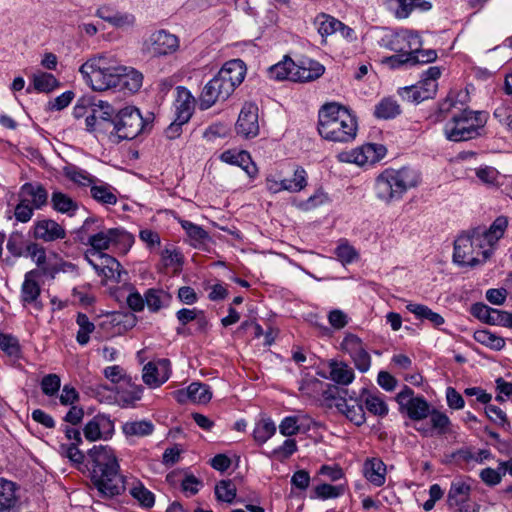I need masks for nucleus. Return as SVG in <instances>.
<instances>
[{
	"label": "nucleus",
	"mask_w": 512,
	"mask_h": 512,
	"mask_svg": "<svg viewBox=\"0 0 512 512\" xmlns=\"http://www.w3.org/2000/svg\"><path fill=\"white\" fill-rule=\"evenodd\" d=\"M86 469L100 497L113 498L125 489V477L114 449L108 445H94L87 452Z\"/></svg>",
	"instance_id": "obj_1"
},
{
	"label": "nucleus",
	"mask_w": 512,
	"mask_h": 512,
	"mask_svg": "<svg viewBox=\"0 0 512 512\" xmlns=\"http://www.w3.org/2000/svg\"><path fill=\"white\" fill-rule=\"evenodd\" d=\"M357 131V117L347 106L329 102L319 109L318 132L323 139L348 143L356 138Z\"/></svg>",
	"instance_id": "obj_2"
},
{
	"label": "nucleus",
	"mask_w": 512,
	"mask_h": 512,
	"mask_svg": "<svg viewBox=\"0 0 512 512\" xmlns=\"http://www.w3.org/2000/svg\"><path fill=\"white\" fill-rule=\"evenodd\" d=\"M420 180L418 171L410 167L385 169L375 179V196L385 204L399 201L408 190L416 187Z\"/></svg>",
	"instance_id": "obj_3"
},
{
	"label": "nucleus",
	"mask_w": 512,
	"mask_h": 512,
	"mask_svg": "<svg viewBox=\"0 0 512 512\" xmlns=\"http://www.w3.org/2000/svg\"><path fill=\"white\" fill-rule=\"evenodd\" d=\"M80 73L86 78L95 91L115 88L117 74L124 71L122 65L107 56L94 57L81 65Z\"/></svg>",
	"instance_id": "obj_4"
},
{
	"label": "nucleus",
	"mask_w": 512,
	"mask_h": 512,
	"mask_svg": "<svg viewBox=\"0 0 512 512\" xmlns=\"http://www.w3.org/2000/svg\"><path fill=\"white\" fill-rule=\"evenodd\" d=\"M485 111L464 109L460 114L454 115L444 128L446 138L453 142L468 141L481 135L487 120Z\"/></svg>",
	"instance_id": "obj_5"
},
{
	"label": "nucleus",
	"mask_w": 512,
	"mask_h": 512,
	"mask_svg": "<svg viewBox=\"0 0 512 512\" xmlns=\"http://www.w3.org/2000/svg\"><path fill=\"white\" fill-rule=\"evenodd\" d=\"M442 74L439 66H430L421 74L420 80L411 86L400 88V97L409 103L419 104L424 100L431 99L436 95L438 79Z\"/></svg>",
	"instance_id": "obj_6"
},
{
	"label": "nucleus",
	"mask_w": 512,
	"mask_h": 512,
	"mask_svg": "<svg viewBox=\"0 0 512 512\" xmlns=\"http://www.w3.org/2000/svg\"><path fill=\"white\" fill-rule=\"evenodd\" d=\"M508 227V219L505 216L497 217L489 228L477 227L472 230L474 244L477 247V255L482 256V261H486L498 243L503 237Z\"/></svg>",
	"instance_id": "obj_7"
},
{
	"label": "nucleus",
	"mask_w": 512,
	"mask_h": 512,
	"mask_svg": "<svg viewBox=\"0 0 512 512\" xmlns=\"http://www.w3.org/2000/svg\"><path fill=\"white\" fill-rule=\"evenodd\" d=\"M382 48L403 54H420L423 42L417 32L411 30H387L379 40Z\"/></svg>",
	"instance_id": "obj_8"
},
{
	"label": "nucleus",
	"mask_w": 512,
	"mask_h": 512,
	"mask_svg": "<svg viewBox=\"0 0 512 512\" xmlns=\"http://www.w3.org/2000/svg\"><path fill=\"white\" fill-rule=\"evenodd\" d=\"M148 125L136 107L128 106L119 110L113 120L114 133L121 140L136 138Z\"/></svg>",
	"instance_id": "obj_9"
},
{
	"label": "nucleus",
	"mask_w": 512,
	"mask_h": 512,
	"mask_svg": "<svg viewBox=\"0 0 512 512\" xmlns=\"http://www.w3.org/2000/svg\"><path fill=\"white\" fill-rule=\"evenodd\" d=\"M133 242L130 233L122 228H109L95 233L88 238V244L91 246L86 252L102 253L111 247H129Z\"/></svg>",
	"instance_id": "obj_10"
},
{
	"label": "nucleus",
	"mask_w": 512,
	"mask_h": 512,
	"mask_svg": "<svg viewBox=\"0 0 512 512\" xmlns=\"http://www.w3.org/2000/svg\"><path fill=\"white\" fill-rule=\"evenodd\" d=\"M179 47V38L163 29L153 32L143 45L144 51L153 57L172 55Z\"/></svg>",
	"instance_id": "obj_11"
},
{
	"label": "nucleus",
	"mask_w": 512,
	"mask_h": 512,
	"mask_svg": "<svg viewBox=\"0 0 512 512\" xmlns=\"http://www.w3.org/2000/svg\"><path fill=\"white\" fill-rule=\"evenodd\" d=\"M396 400L402 410H405L410 419L418 421L430 414V406L423 396H414L411 388L405 387L398 393Z\"/></svg>",
	"instance_id": "obj_12"
},
{
	"label": "nucleus",
	"mask_w": 512,
	"mask_h": 512,
	"mask_svg": "<svg viewBox=\"0 0 512 512\" xmlns=\"http://www.w3.org/2000/svg\"><path fill=\"white\" fill-rule=\"evenodd\" d=\"M41 271L32 269L25 273L24 281L20 290V302L23 307L32 306L36 310H42L43 303L41 301Z\"/></svg>",
	"instance_id": "obj_13"
},
{
	"label": "nucleus",
	"mask_w": 512,
	"mask_h": 512,
	"mask_svg": "<svg viewBox=\"0 0 512 512\" xmlns=\"http://www.w3.org/2000/svg\"><path fill=\"white\" fill-rule=\"evenodd\" d=\"M115 432L114 421L109 415L99 413L83 427V435L90 442L109 440Z\"/></svg>",
	"instance_id": "obj_14"
},
{
	"label": "nucleus",
	"mask_w": 512,
	"mask_h": 512,
	"mask_svg": "<svg viewBox=\"0 0 512 512\" xmlns=\"http://www.w3.org/2000/svg\"><path fill=\"white\" fill-rule=\"evenodd\" d=\"M338 391L336 387H332L324 392V396L326 399L332 398L336 399L335 406L339 412H341L345 417L354 423L356 426H361L365 423L366 417L363 409L362 403H360L357 399H346V398H336L335 393Z\"/></svg>",
	"instance_id": "obj_15"
},
{
	"label": "nucleus",
	"mask_w": 512,
	"mask_h": 512,
	"mask_svg": "<svg viewBox=\"0 0 512 512\" xmlns=\"http://www.w3.org/2000/svg\"><path fill=\"white\" fill-rule=\"evenodd\" d=\"M477 255V247L474 244L472 234L460 235L454 242L453 260L462 266H475L482 260Z\"/></svg>",
	"instance_id": "obj_16"
},
{
	"label": "nucleus",
	"mask_w": 512,
	"mask_h": 512,
	"mask_svg": "<svg viewBox=\"0 0 512 512\" xmlns=\"http://www.w3.org/2000/svg\"><path fill=\"white\" fill-rule=\"evenodd\" d=\"M236 133L246 139L259 134L258 107L253 103H245L235 125Z\"/></svg>",
	"instance_id": "obj_17"
},
{
	"label": "nucleus",
	"mask_w": 512,
	"mask_h": 512,
	"mask_svg": "<svg viewBox=\"0 0 512 512\" xmlns=\"http://www.w3.org/2000/svg\"><path fill=\"white\" fill-rule=\"evenodd\" d=\"M437 57L436 50L427 49L424 52H420V54L396 53L395 55L384 57L381 62L390 69H399L401 67H412L416 64L432 63Z\"/></svg>",
	"instance_id": "obj_18"
},
{
	"label": "nucleus",
	"mask_w": 512,
	"mask_h": 512,
	"mask_svg": "<svg viewBox=\"0 0 512 512\" xmlns=\"http://www.w3.org/2000/svg\"><path fill=\"white\" fill-rule=\"evenodd\" d=\"M232 93L216 74L203 88L200 96V108L206 110L217 101L226 100Z\"/></svg>",
	"instance_id": "obj_19"
},
{
	"label": "nucleus",
	"mask_w": 512,
	"mask_h": 512,
	"mask_svg": "<svg viewBox=\"0 0 512 512\" xmlns=\"http://www.w3.org/2000/svg\"><path fill=\"white\" fill-rule=\"evenodd\" d=\"M170 373V361L168 359H159L148 362L143 367L142 379L146 385L156 388L169 379Z\"/></svg>",
	"instance_id": "obj_20"
},
{
	"label": "nucleus",
	"mask_w": 512,
	"mask_h": 512,
	"mask_svg": "<svg viewBox=\"0 0 512 512\" xmlns=\"http://www.w3.org/2000/svg\"><path fill=\"white\" fill-rule=\"evenodd\" d=\"M85 259L99 276L112 279L115 277V273L119 274L120 263L104 252H86Z\"/></svg>",
	"instance_id": "obj_21"
},
{
	"label": "nucleus",
	"mask_w": 512,
	"mask_h": 512,
	"mask_svg": "<svg viewBox=\"0 0 512 512\" xmlns=\"http://www.w3.org/2000/svg\"><path fill=\"white\" fill-rule=\"evenodd\" d=\"M325 67L316 60L308 57H302L297 62L294 61L292 81L310 82L323 75Z\"/></svg>",
	"instance_id": "obj_22"
},
{
	"label": "nucleus",
	"mask_w": 512,
	"mask_h": 512,
	"mask_svg": "<svg viewBox=\"0 0 512 512\" xmlns=\"http://www.w3.org/2000/svg\"><path fill=\"white\" fill-rule=\"evenodd\" d=\"M217 75L224 82L231 93L239 86L246 75V65L240 59H233L226 62Z\"/></svg>",
	"instance_id": "obj_23"
},
{
	"label": "nucleus",
	"mask_w": 512,
	"mask_h": 512,
	"mask_svg": "<svg viewBox=\"0 0 512 512\" xmlns=\"http://www.w3.org/2000/svg\"><path fill=\"white\" fill-rule=\"evenodd\" d=\"M33 236L44 242H53L66 237L65 229L52 219H43L34 223Z\"/></svg>",
	"instance_id": "obj_24"
},
{
	"label": "nucleus",
	"mask_w": 512,
	"mask_h": 512,
	"mask_svg": "<svg viewBox=\"0 0 512 512\" xmlns=\"http://www.w3.org/2000/svg\"><path fill=\"white\" fill-rule=\"evenodd\" d=\"M176 91L175 115L180 122L187 123L194 112L195 98L191 92L183 86H178Z\"/></svg>",
	"instance_id": "obj_25"
},
{
	"label": "nucleus",
	"mask_w": 512,
	"mask_h": 512,
	"mask_svg": "<svg viewBox=\"0 0 512 512\" xmlns=\"http://www.w3.org/2000/svg\"><path fill=\"white\" fill-rule=\"evenodd\" d=\"M363 474L371 484L381 487L386 481V465L380 458H369L364 462Z\"/></svg>",
	"instance_id": "obj_26"
},
{
	"label": "nucleus",
	"mask_w": 512,
	"mask_h": 512,
	"mask_svg": "<svg viewBox=\"0 0 512 512\" xmlns=\"http://www.w3.org/2000/svg\"><path fill=\"white\" fill-rule=\"evenodd\" d=\"M122 69L124 71L117 74L118 79L115 88L126 90L130 93L137 92L142 86L143 75L133 68L122 66Z\"/></svg>",
	"instance_id": "obj_27"
},
{
	"label": "nucleus",
	"mask_w": 512,
	"mask_h": 512,
	"mask_svg": "<svg viewBox=\"0 0 512 512\" xmlns=\"http://www.w3.org/2000/svg\"><path fill=\"white\" fill-rule=\"evenodd\" d=\"M471 486L462 479H455L451 482L447 495V505L453 509L470 499Z\"/></svg>",
	"instance_id": "obj_28"
},
{
	"label": "nucleus",
	"mask_w": 512,
	"mask_h": 512,
	"mask_svg": "<svg viewBox=\"0 0 512 512\" xmlns=\"http://www.w3.org/2000/svg\"><path fill=\"white\" fill-rule=\"evenodd\" d=\"M21 195L29 197V202L35 209H42L48 203V192L45 187L40 183H25L20 189Z\"/></svg>",
	"instance_id": "obj_29"
},
{
	"label": "nucleus",
	"mask_w": 512,
	"mask_h": 512,
	"mask_svg": "<svg viewBox=\"0 0 512 512\" xmlns=\"http://www.w3.org/2000/svg\"><path fill=\"white\" fill-rule=\"evenodd\" d=\"M18 503L15 483L0 478V512H15Z\"/></svg>",
	"instance_id": "obj_30"
},
{
	"label": "nucleus",
	"mask_w": 512,
	"mask_h": 512,
	"mask_svg": "<svg viewBox=\"0 0 512 512\" xmlns=\"http://www.w3.org/2000/svg\"><path fill=\"white\" fill-rule=\"evenodd\" d=\"M329 369L330 379L338 385L347 386L355 378L353 369L345 362L331 360Z\"/></svg>",
	"instance_id": "obj_31"
},
{
	"label": "nucleus",
	"mask_w": 512,
	"mask_h": 512,
	"mask_svg": "<svg viewBox=\"0 0 512 512\" xmlns=\"http://www.w3.org/2000/svg\"><path fill=\"white\" fill-rule=\"evenodd\" d=\"M52 208L58 213L73 216L79 206L78 203L68 194L55 190L51 195Z\"/></svg>",
	"instance_id": "obj_32"
},
{
	"label": "nucleus",
	"mask_w": 512,
	"mask_h": 512,
	"mask_svg": "<svg viewBox=\"0 0 512 512\" xmlns=\"http://www.w3.org/2000/svg\"><path fill=\"white\" fill-rule=\"evenodd\" d=\"M220 159L225 163L242 167L250 176H253L257 171L254 165H248L250 162V155L246 151L237 152L233 150H227L221 154Z\"/></svg>",
	"instance_id": "obj_33"
},
{
	"label": "nucleus",
	"mask_w": 512,
	"mask_h": 512,
	"mask_svg": "<svg viewBox=\"0 0 512 512\" xmlns=\"http://www.w3.org/2000/svg\"><path fill=\"white\" fill-rule=\"evenodd\" d=\"M145 304L150 312H158L162 307L167 306L171 296L161 289L150 288L145 294Z\"/></svg>",
	"instance_id": "obj_34"
},
{
	"label": "nucleus",
	"mask_w": 512,
	"mask_h": 512,
	"mask_svg": "<svg viewBox=\"0 0 512 512\" xmlns=\"http://www.w3.org/2000/svg\"><path fill=\"white\" fill-rule=\"evenodd\" d=\"M361 397L363 398L366 409L370 413L379 417H384L388 414V406L378 393L363 390Z\"/></svg>",
	"instance_id": "obj_35"
},
{
	"label": "nucleus",
	"mask_w": 512,
	"mask_h": 512,
	"mask_svg": "<svg viewBox=\"0 0 512 512\" xmlns=\"http://www.w3.org/2000/svg\"><path fill=\"white\" fill-rule=\"evenodd\" d=\"M90 193L92 198L101 204L114 205L117 203L115 189L107 183L101 182L99 185L95 183L91 186Z\"/></svg>",
	"instance_id": "obj_36"
},
{
	"label": "nucleus",
	"mask_w": 512,
	"mask_h": 512,
	"mask_svg": "<svg viewBox=\"0 0 512 512\" xmlns=\"http://www.w3.org/2000/svg\"><path fill=\"white\" fill-rule=\"evenodd\" d=\"M294 68V61L289 56H285L282 61L272 65L268 69V75L271 79L282 81L291 80Z\"/></svg>",
	"instance_id": "obj_37"
},
{
	"label": "nucleus",
	"mask_w": 512,
	"mask_h": 512,
	"mask_svg": "<svg viewBox=\"0 0 512 512\" xmlns=\"http://www.w3.org/2000/svg\"><path fill=\"white\" fill-rule=\"evenodd\" d=\"M276 433V425L270 418H261L256 422L253 430L254 440L262 445Z\"/></svg>",
	"instance_id": "obj_38"
},
{
	"label": "nucleus",
	"mask_w": 512,
	"mask_h": 512,
	"mask_svg": "<svg viewBox=\"0 0 512 512\" xmlns=\"http://www.w3.org/2000/svg\"><path fill=\"white\" fill-rule=\"evenodd\" d=\"M154 425L149 420L128 421L123 424L122 431L127 437H145L152 434Z\"/></svg>",
	"instance_id": "obj_39"
},
{
	"label": "nucleus",
	"mask_w": 512,
	"mask_h": 512,
	"mask_svg": "<svg viewBox=\"0 0 512 512\" xmlns=\"http://www.w3.org/2000/svg\"><path fill=\"white\" fill-rule=\"evenodd\" d=\"M80 444L70 443L62 444L60 451L63 456L69 459V461L79 470L86 468L87 455H85L79 448Z\"/></svg>",
	"instance_id": "obj_40"
},
{
	"label": "nucleus",
	"mask_w": 512,
	"mask_h": 512,
	"mask_svg": "<svg viewBox=\"0 0 512 512\" xmlns=\"http://www.w3.org/2000/svg\"><path fill=\"white\" fill-rule=\"evenodd\" d=\"M407 310L413 313L419 319H427L429 320L433 326L439 327L444 324V318L433 312L428 306L422 304L409 303L406 306Z\"/></svg>",
	"instance_id": "obj_41"
},
{
	"label": "nucleus",
	"mask_w": 512,
	"mask_h": 512,
	"mask_svg": "<svg viewBox=\"0 0 512 512\" xmlns=\"http://www.w3.org/2000/svg\"><path fill=\"white\" fill-rule=\"evenodd\" d=\"M401 113L399 104L393 98L387 97L382 99L374 110L375 117L379 119H392Z\"/></svg>",
	"instance_id": "obj_42"
},
{
	"label": "nucleus",
	"mask_w": 512,
	"mask_h": 512,
	"mask_svg": "<svg viewBox=\"0 0 512 512\" xmlns=\"http://www.w3.org/2000/svg\"><path fill=\"white\" fill-rule=\"evenodd\" d=\"M285 191L296 193L307 186V172L301 166L294 169L293 176L283 178Z\"/></svg>",
	"instance_id": "obj_43"
},
{
	"label": "nucleus",
	"mask_w": 512,
	"mask_h": 512,
	"mask_svg": "<svg viewBox=\"0 0 512 512\" xmlns=\"http://www.w3.org/2000/svg\"><path fill=\"white\" fill-rule=\"evenodd\" d=\"M30 242L22 232L14 231L9 235L6 248L14 257H22L25 255Z\"/></svg>",
	"instance_id": "obj_44"
},
{
	"label": "nucleus",
	"mask_w": 512,
	"mask_h": 512,
	"mask_svg": "<svg viewBox=\"0 0 512 512\" xmlns=\"http://www.w3.org/2000/svg\"><path fill=\"white\" fill-rule=\"evenodd\" d=\"M314 23L321 36H329L338 32V28L342 25L341 21L324 13L319 14Z\"/></svg>",
	"instance_id": "obj_45"
},
{
	"label": "nucleus",
	"mask_w": 512,
	"mask_h": 512,
	"mask_svg": "<svg viewBox=\"0 0 512 512\" xmlns=\"http://www.w3.org/2000/svg\"><path fill=\"white\" fill-rule=\"evenodd\" d=\"M59 85V81L50 73L38 72L33 75V86L38 92L49 93Z\"/></svg>",
	"instance_id": "obj_46"
},
{
	"label": "nucleus",
	"mask_w": 512,
	"mask_h": 512,
	"mask_svg": "<svg viewBox=\"0 0 512 512\" xmlns=\"http://www.w3.org/2000/svg\"><path fill=\"white\" fill-rule=\"evenodd\" d=\"M76 323L79 326L76 340L79 345L84 346L89 342L90 334L95 330V325L84 313L77 314Z\"/></svg>",
	"instance_id": "obj_47"
},
{
	"label": "nucleus",
	"mask_w": 512,
	"mask_h": 512,
	"mask_svg": "<svg viewBox=\"0 0 512 512\" xmlns=\"http://www.w3.org/2000/svg\"><path fill=\"white\" fill-rule=\"evenodd\" d=\"M474 339L478 343L485 345V346L489 347L490 349H493L496 351L503 349L505 346V340L502 337H500L488 330H477L474 333Z\"/></svg>",
	"instance_id": "obj_48"
},
{
	"label": "nucleus",
	"mask_w": 512,
	"mask_h": 512,
	"mask_svg": "<svg viewBox=\"0 0 512 512\" xmlns=\"http://www.w3.org/2000/svg\"><path fill=\"white\" fill-rule=\"evenodd\" d=\"M65 175L69 180L82 186H92L98 181L86 170L76 166L66 168Z\"/></svg>",
	"instance_id": "obj_49"
},
{
	"label": "nucleus",
	"mask_w": 512,
	"mask_h": 512,
	"mask_svg": "<svg viewBox=\"0 0 512 512\" xmlns=\"http://www.w3.org/2000/svg\"><path fill=\"white\" fill-rule=\"evenodd\" d=\"M130 494L144 508H151L155 503L154 494L148 490L141 482H137L130 489Z\"/></svg>",
	"instance_id": "obj_50"
},
{
	"label": "nucleus",
	"mask_w": 512,
	"mask_h": 512,
	"mask_svg": "<svg viewBox=\"0 0 512 512\" xmlns=\"http://www.w3.org/2000/svg\"><path fill=\"white\" fill-rule=\"evenodd\" d=\"M218 501L232 503L236 498V486L231 480H221L215 486Z\"/></svg>",
	"instance_id": "obj_51"
},
{
	"label": "nucleus",
	"mask_w": 512,
	"mask_h": 512,
	"mask_svg": "<svg viewBox=\"0 0 512 512\" xmlns=\"http://www.w3.org/2000/svg\"><path fill=\"white\" fill-rule=\"evenodd\" d=\"M498 311V309L491 308L484 303H475L471 307V313L474 317L491 325L495 324Z\"/></svg>",
	"instance_id": "obj_52"
},
{
	"label": "nucleus",
	"mask_w": 512,
	"mask_h": 512,
	"mask_svg": "<svg viewBox=\"0 0 512 512\" xmlns=\"http://www.w3.org/2000/svg\"><path fill=\"white\" fill-rule=\"evenodd\" d=\"M345 492V485H331V484H320L314 488L315 497L326 500V499H334Z\"/></svg>",
	"instance_id": "obj_53"
},
{
	"label": "nucleus",
	"mask_w": 512,
	"mask_h": 512,
	"mask_svg": "<svg viewBox=\"0 0 512 512\" xmlns=\"http://www.w3.org/2000/svg\"><path fill=\"white\" fill-rule=\"evenodd\" d=\"M181 226L193 241L194 246L203 244L209 238L208 233L201 226L196 225L188 220L181 221Z\"/></svg>",
	"instance_id": "obj_54"
},
{
	"label": "nucleus",
	"mask_w": 512,
	"mask_h": 512,
	"mask_svg": "<svg viewBox=\"0 0 512 512\" xmlns=\"http://www.w3.org/2000/svg\"><path fill=\"white\" fill-rule=\"evenodd\" d=\"M297 449V443L294 439H286L282 445L273 449L267 456L282 462L290 458Z\"/></svg>",
	"instance_id": "obj_55"
},
{
	"label": "nucleus",
	"mask_w": 512,
	"mask_h": 512,
	"mask_svg": "<svg viewBox=\"0 0 512 512\" xmlns=\"http://www.w3.org/2000/svg\"><path fill=\"white\" fill-rule=\"evenodd\" d=\"M386 6L397 19H406L412 13L411 0H386Z\"/></svg>",
	"instance_id": "obj_56"
},
{
	"label": "nucleus",
	"mask_w": 512,
	"mask_h": 512,
	"mask_svg": "<svg viewBox=\"0 0 512 512\" xmlns=\"http://www.w3.org/2000/svg\"><path fill=\"white\" fill-rule=\"evenodd\" d=\"M190 393L192 394V402L198 404H206L212 398V392L207 384L193 382L190 384Z\"/></svg>",
	"instance_id": "obj_57"
},
{
	"label": "nucleus",
	"mask_w": 512,
	"mask_h": 512,
	"mask_svg": "<svg viewBox=\"0 0 512 512\" xmlns=\"http://www.w3.org/2000/svg\"><path fill=\"white\" fill-rule=\"evenodd\" d=\"M368 165H373L383 159L386 155V148L382 144L368 143L362 145Z\"/></svg>",
	"instance_id": "obj_58"
},
{
	"label": "nucleus",
	"mask_w": 512,
	"mask_h": 512,
	"mask_svg": "<svg viewBox=\"0 0 512 512\" xmlns=\"http://www.w3.org/2000/svg\"><path fill=\"white\" fill-rule=\"evenodd\" d=\"M24 257H30L37 265L36 269H40L46 264V250L36 242H30Z\"/></svg>",
	"instance_id": "obj_59"
},
{
	"label": "nucleus",
	"mask_w": 512,
	"mask_h": 512,
	"mask_svg": "<svg viewBox=\"0 0 512 512\" xmlns=\"http://www.w3.org/2000/svg\"><path fill=\"white\" fill-rule=\"evenodd\" d=\"M92 109L97 114L100 121L113 126V120L116 114H114V110L108 102L99 100L97 103L93 104Z\"/></svg>",
	"instance_id": "obj_60"
},
{
	"label": "nucleus",
	"mask_w": 512,
	"mask_h": 512,
	"mask_svg": "<svg viewBox=\"0 0 512 512\" xmlns=\"http://www.w3.org/2000/svg\"><path fill=\"white\" fill-rule=\"evenodd\" d=\"M42 392L47 396H55L60 389L61 380L57 374H48L41 381Z\"/></svg>",
	"instance_id": "obj_61"
},
{
	"label": "nucleus",
	"mask_w": 512,
	"mask_h": 512,
	"mask_svg": "<svg viewBox=\"0 0 512 512\" xmlns=\"http://www.w3.org/2000/svg\"><path fill=\"white\" fill-rule=\"evenodd\" d=\"M301 430L299 418L296 416H287L279 424V431L283 436L290 437L296 435Z\"/></svg>",
	"instance_id": "obj_62"
},
{
	"label": "nucleus",
	"mask_w": 512,
	"mask_h": 512,
	"mask_svg": "<svg viewBox=\"0 0 512 512\" xmlns=\"http://www.w3.org/2000/svg\"><path fill=\"white\" fill-rule=\"evenodd\" d=\"M0 348L9 356H18L20 353L18 339L11 334L0 333Z\"/></svg>",
	"instance_id": "obj_63"
},
{
	"label": "nucleus",
	"mask_w": 512,
	"mask_h": 512,
	"mask_svg": "<svg viewBox=\"0 0 512 512\" xmlns=\"http://www.w3.org/2000/svg\"><path fill=\"white\" fill-rule=\"evenodd\" d=\"M493 115L502 125L512 131V107L500 105L495 109Z\"/></svg>",
	"instance_id": "obj_64"
}]
</instances>
